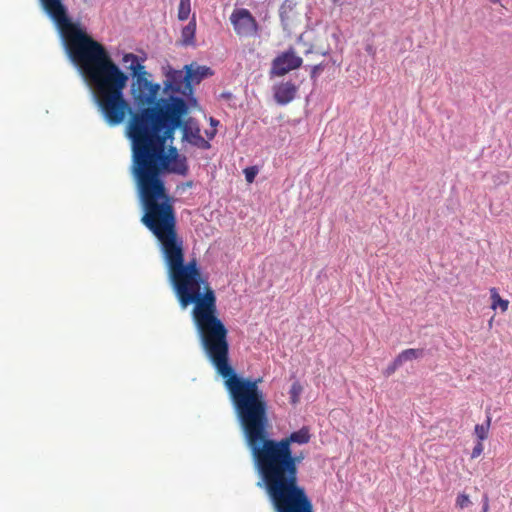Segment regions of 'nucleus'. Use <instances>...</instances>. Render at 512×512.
I'll return each instance as SVG.
<instances>
[{"label": "nucleus", "mask_w": 512, "mask_h": 512, "mask_svg": "<svg viewBox=\"0 0 512 512\" xmlns=\"http://www.w3.org/2000/svg\"><path fill=\"white\" fill-rule=\"evenodd\" d=\"M223 378L239 419L255 470L260 477L274 512H314L312 500L299 483V465L304 452L294 453L292 445L311 440L308 426L280 439L270 437L268 404L259 384L262 378H244L229 363L228 329L201 344Z\"/></svg>", "instance_id": "1"}, {"label": "nucleus", "mask_w": 512, "mask_h": 512, "mask_svg": "<svg viewBox=\"0 0 512 512\" xmlns=\"http://www.w3.org/2000/svg\"><path fill=\"white\" fill-rule=\"evenodd\" d=\"M132 173L140 192L141 222L157 239L170 282L182 309L194 304L191 316L201 344L227 328L219 318L215 291L196 258L185 262L184 240L177 230L175 199L169 195L161 168L132 158Z\"/></svg>", "instance_id": "2"}, {"label": "nucleus", "mask_w": 512, "mask_h": 512, "mask_svg": "<svg viewBox=\"0 0 512 512\" xmlns=\"http://www.w3.org/2000/svg\"><path fill=\"white\" fill-rule=\"evenodd\" d=\"M123 60L131 61V92L135 106L141 109L132 115L127 125L132 158L157 166L168 174L186 176L189 172L186 156L175 146L166 148L167 142H173L178 128L182 130V140L199 149H209V140L202 137L199 125L192 118L184 119L189 111L185 99L170 95L156 102L160 85L152 83L151 74L139 63L138 57L130 53Z\"/></svg>", "instance_id": "3"}, {"label": "nucleus", "mask_w": 512, "mask_h": 512, "mask_svg": "<svg viewBox=\"0 0 512 512\" xmlns=\"http://www.w3.org/2000/svg\"><path fill=\"white\" fill-rule=\"evenodd\" d=\"M64 0H39L43 11L55 23L65 40L72 61L79 66L93 87L98 106L111 126L122 123L131 111L123 90L128 77L112 61L104 46L89 36L68 17ZM137 108V112L141 111Z\"/></svg>", "instance_id": "4"}, {"label": "nucleus", "mask_w": 512, "mask_h": 512, "mask_svg": "<svg viewBox=\"0 0 512 512\" xmlns=\"http://www.w3.org/2000/svg\"><path fill=\"white\" fill-rule=\"evenodd\" d=\"M165 90L175 94H180L188 100L196 102L192 98L193 87L191 86V74L187 70H171L167 74Z\"/></svg>", "instance_id": "5"}, {"label": "nucleus", "mask_w": 512, "mask_h": 512, "mask_svg": "<svg viewBox=\"0 0 512 512\" xmlns=\"http://www.w3.org/2000/svg\"><path fill=\"white\" fill-rule=\"evenodd\" d=\"M230 21L238 36H254L258 32V23L248 9H235L230 16Z\"/></svg>", "instance_id": "6"}, {"label": "nucleus", "mask_w": 512, "mask_h": 512, "mask_svg": "<svg viewBox=\"0 0 512 512\" xmlns=\"http://www.w3.org/2000/svg\"><path fill=\"white\" fill-rule=\"evenodd\" d=\"M302 63V58L296 55L293 48H290L272 61L271 74L279 77L284 76L288 72L300 68Z\"/></svg>", "instance_id": "7"}, {"label": "nucleus", "mask_w": 512, "mask_h": 512, "mask_svg": "<svg viewBox=\"0 0 512 512\" xmlns=\"http://www.w3.org/2000/svg\"><path fill=\"white\" fill-rule=\"evenodd\" d=\"M297 87L292 82L281 83L275 87L274 98L280 105L290 103L296 96Z\"/></svg>", "instance_id": "8"}, {"label": "nucleus", "mask_w": 512, "mask_h": 512, "mask_svg": "<svg viewBox=\"0 0 512 512\" xmlns=\"http://www.w3.org/2000/svg\"><path fill=\"white\" fill-rule=\"evenodd\" d=\"M416 358V350L415 349H407L400 353L397 358L384 370L383 374L386 377L392 375L398 367H400L405 361H412Z\"/></svg>", "instance_id": "9"}, {"label": "nucleus", "mask_w": 512, "mask_h": 512, "mask_svg": "<svg viewBox=\"0 0 512 512\" xmlns=\"http://www.w3.org/2000/svg\"><path fill=\"white\" fill-rule=\"evenodd\" d=\"M184 69L187 70V73L191 74L192 87L194 84H199L205 77L213 75L212 70L206 66H197L193 69L192 65H186Z\"/></svg>", "instance_id": "10"}, {"label": "nucleus", "mask_w": 512, "mask_h": 512, "mask_svg": "<svg viewBox=\"0 0 512 512\" xmlns=\"http://www.w3.org/2000/svg\"><path fill=\"white\" fill-rule=\"evenodd\" d=\"M195 33H196V20L195 17L183 27L181 31V43L185 46L195 44Z\"/></svg>", "instance_id": "11"}, {"label": "nucleus", "mask_w": 512, "mask_h": 512, "mask_svg": "<svg viewBox=\"0 0 512 512\" xmlns=\"http://www.w3.org/2000/svg\"><path fill=\"white\" fill-rule=\"evenodd\" d=\"M491 415L489 410L486 411V420L482 424H477L474 428V433L478 438V441L482 442L488 438V432L491 425Z\"/></svg>", "instance_id": "12"}, {"label": "nucleus", "mask_w": 512, "mask_h": 512, "mask_svg": "<svg viewBox=\"0 0 512 512\" xmlns=\"http://www.w3.org/2000/svg\"><path fill=\"white\" fill-rule=\"evenodd\" d=\"M191 12V0H180L178 6V19L185 21L189 18Z\"/></svg>", "instance_id": "13"}, {"label": "nucleus", "mask_w": 512, "mask_h": 512, "mask_svg": "<svg viewBox=\"0 0 512 512\" xmlns=\"http://www.w3.org/2000/svg\"><path fill=\"white\" fill-rule=\"evenodd\" d=\"M491 298L493 309H496L499 306L502 311L507 310L509 302L507 300L502 299L495 288L491 289Z\"/></svg>", "instance_id": "14"}, {"label": "nucleus", "mask_w": 512, "mask_h": 512, "mask_svg": "<svg viewBox=\"0 0 512 512\" xmlns=\"http://www.w3.org/2000/svg\"><path fill=\"white\" fill-rule=\"evenodd\" d=\"M301 393H302V386L300 385V383L294 382L291 385V388L289 391L290 402L294 405L297 404L299 402Z\"/></svg>", "instance_id": "15"}, {"label": "nucleus", "mask_w": 512, "mask_h": 512, "mask_svg": "<svg viewBox=\"0 0 512 512\" xmlns=\"http://www.w3.org/2000/svg\"><path fill=\"white\" fill-rule=\"evenodd\" d=\"M471 505L470 498L467 494L461 493L456 498V506L460 509L467 508Z\"/></svg>", "instance_id": "16"}, {"label": "nucleus", "mask_w": 512, "mask_h": 512, "mask_svg": "<svg viewBox=\"0 0 512 512\" xmlns=\"http://www.w3.org/2000/svg\"><path fill=\"white\" fill-rule=\"evenodd\" d=\"M258 173V169L255 166L247 167L244 169L245 179L248 183H252Z\"/></svg>", "instance_id": "17"}, {"label": "nucleus", "mask_w": 512, "mask_h": 512, "mask_svg": "<svg viewBox=\"0 0 512 512\" xmlns=\"http://www.w3.org/2000/svg\"><path fill=\"white\" fill-rule=\"evenodd\" d=\"M483 449H484V447H483L482 442L478 441L472 450L471 458L479 457L482 454Z\"/></svg>", "instance_id": "18"}, {"label": "nucleus", "mask_w": 512, "mask_h": 512, "mask_svg": "<svg viewBox=\"0 0 512 512\" xmlns=\"http://www.w3.org/2000/svg\"><path fill=\"white\" fill-rule=\"evenodd\" d=\"M323 69H324V65L322 63L315 65L312 68L311 77L312 78L316 77Z\"/></svg>", "instance_id": "19"}, {"label": "nucleus", "mask_w": 512, "mask_h": 512, "mask_svg": "<svg viewBox=\"0 0 512 512\" xmlns=\"http://www.w3.org/2000/svg\"><path fill=\"white\" fill-rule=\"evenodd\" d=\"M481 512H489V499H488L487 495H484V497H483Z\"/></svg>", "instance_id": "20"}, {"label": "nucleus", "mask_w": 512, "mask_h": 512, "mask_svg": "<svg viewBox=\"0 0 512 512\" xmlns=\"http://www.w3.org/2000/svg\"><path fill=\"white\" fill-rule=\"evenodd\" d=\"M216 135V130H213L211 133H207L208 139L211 140Z\"/></svg>", "instance_id": "21"}, {"label": "nucleus", "mask_w": 512, "mask_h": 512, "mask_svg": "<svg viewBox=\"0 0 512 512\" xmlns=\"http://www.w3.org/2000/svg\"><path fill=\"white\" fill-rule=\"evenodd\" d=\"M210 121H211L212 125H217L218 124V121L213 119V118H211Z\"/></svg>", "instance_id": "22"}, {"label": "nucleus", "mask_w": 512, "mask_h": 512, "mask_svg": "<svg viewBox=\"0 0 512 512\" xmlns=\"http://www.w3.org/2000/svg\"><path fill=\"white\" fill-rule=\"evenodd\" d=\"M489 1L492 2V3H499L500 2V0H489Z\"/></svg>", "instance_id": "23"}]
</instances>
